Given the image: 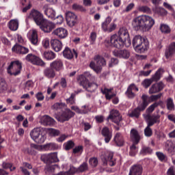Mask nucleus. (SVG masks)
I'll return each instance as SVG.
<instances>
[{
	"label": "nucleus",
	"mask_w": 175,
	"mask_h": 175,
	"mask_svg": "<svg viewBox=\"0 0 175 175\" xmlns=\"http://www.w3.org/2000/svg\"><path fill=\"white\" fill-rule=\"evenodd\" d=\"M155 21L152 17L147 15H142L134 18L132 22V25L135 31L142 29L147 32L154 27Z\"/></svg>",
	"instance_id": "nucleus-1"
},
{
	"label": "nucleus",
	"mask_w": 175,
	"mask_h": 175,
	"mask_svg": "<svg viewBox=\"0 0 175 175\" xmlns=\"http://www.w3.org/2000/svg\"><path fill=\"white\" fill-rule=\"evenodd\" d=\"M149 45L148 40L142 36H135L133 39V46L137 53H142L147 51Z\"/></svg>",
	"instance_id": "nucleus-2"
},
{
	"label": "nucleus",
	"mask_w": 175,
	"mask_h": 175,
	"mask_svg": "<svg viewBox=\"0 0 175 175\" xmlns=\"http://www.w3.org/2000/svg\"><path fill=\"white\" fill-rule=\"evenodd\" d=\"M94 61L96 62V64L94 62H91L90 67L96 73H99L102 70V67L106 66V60L101 55H96L94 57Z\"/></svg>",
	"instance_id": "nucleus-3"
},
{
	"label": "nucleus",
	"mask_w": 175,
	"mask_h": 175,
	"mask_svg": "<svg viewBox=\"0 0 175 175\" xmlns=\"http://www.w3.org/2000/svg\"><path fill=\"white\" fill-rule=\"evenodd\" d=\"M105 42L107 44H110L113 47H116V49H122L124 47V44L126 43L117 34L112 35L111 36L110 41L106 40Z\"/></svg>",
	"instance_id": "nucleus-4"
},
{
	"label": "nucleus",
	"mask_w": 175,
	"mask_h": 175,
	"mask_svg": "<svg viewBox=\"0 0 175 175\" xmlns=\"http://www.w3.org/2000/svg\"><path fill=\"white\" fill-rule=\"evenodd\" d=\"M28 18L31 20H33L36 25L38 26L41 25L42 23L46 20V18H44L43 16V14L36 10H31Z\"/></svg>",
	"instance_id": "nucleus-5"
},
{
	"label": "nucleus",
	"mask_w": 175,
	"mask_h": 175,
	"mask_svg": "<svg viewBox=\"0 0 175 175\" xmlns=\"http://www.w3.org/2000/svg\"><path fill=\"white\" fill-rule=\"evenodd\" d=\"M22 68L23 66L20 61L12 62L8 68V73L11 76H17V75H20Z\"/></svg>",
	"instance_id": "nucleus-6"
},
{
	"label": "nucleus",
	"mask_w": 175,
	"mask_h": 175,
	"mask_svg": "<svg viewBox=\"0 0 175 175\" xmlns=\"http://www.w3.org/2000/svg\"><path fill=\"white\" fill-rule=\"evenodd\" d=\"M40 128H35L30 133V136L31 139L36 142L42 144V143H44V140H46V137L43 135H40Z\"/></svg>",
	"instance_id": "nucleus-7"
},
{
	"label": "nucleus",
	"mask_w": 175,
	"mask_h": 175,
	"mask_svg": "<svg viewBox=\"0 0 175 175\" xmlns=\"http://www.w3.org/2000/svg\"><path fill=\"white\" fill-rule=\"evenodd\" d=\"M41 161L44 163H57V162H59V159H58V154L57 152H52L48 154H42L40 157Z\"/></svg>",
	"instance_id": "nucleus-8"
},
{
	"label": "nucleus",
	"mask_w": 175,
	"mask_h": 175,
	"mask_svg": "<svg viewBox=\"0 0 175 175\" xmlns=\"http://www.w3.org/2000/svg\"><path fill=\"white\" fill-rule=\"evenodd\" d=\"M147 108L146 103L142 101L141 103L138 104V106L135 108L131 112L129 113V116L131 118H139L142 111H144Z\"/></svg>",
	"instance_id": "nucleus-9"
},
{
	"label": "nucleus",
	"mask_w": 175,
	"mask_h": 175,
	"mask_svg": "<svg viewBox=\"0 0 175 175\" xmlns=\"http://www.w3.org/2000/svg\"><path fill=\"white\" fill-rule=\"evenodd\" d=\"M25 60L27 61V62L33 64V65H37L38 66L42 67L46 66V64L44 63V62H43V60L31 53L27 55V56L25 57Z\"/></svg>",
	"instance_id": "nucleus-10"
},
{
	"label": "nucleus",
	"mask_w": 175,
	"mask_h": 175,
	"mask_svg": "<svg viewBox=\"0 0 175 175\" xmlns=\"http://www.w3.org/2000/svg\"><path fill=\"white\" fill-rule=\"evenodd\" d=\"M72 117H75V112L72 111L70 109H66L60 116H56L55 118L60 122H65V121H69Z\"/></svg>",
	"instance_id": "nucleus-11"
},
{
	"label": "nucleus",
	"mask_w": 175,
	"mask_h": 175,
	"mask_svg": "<svg viewBox=\"0 0 175 175\" xmlns=\"http://www.w3.org/2000/svg\"><path fill=\"white\" fill-rule=\"evenodd\" d=\"M38 27H40V29L42 30L43 32L50 33V32L55 28V25L54 23L45 19Z\"/></svg>",
	"instance_id": "nucleus-12"
},
{
	"label": "nucleus",
	"mask_w": 175,
	"mask_h": 175,
	"mask_svg": "<svg viewBox=\"0 0 175 175\" xmlns=\"http://www.w3.org/2000/svg\"><path fill=\"white\" fill-rule=\"evenodd\" d=\"M66 20L67 25L70 27V28L75 27V25L77 24V16L70 11L66 13Z\"/></svg>",
	"instance_id": "nucleus-13"
},
{
	"label": "nucleus",
	"mask_w": 175,
	"mask_h": 175,
	"mask_svg": "<svg viewBox=\"0 0 175 175\" xmlns=\"http://www.w3.org/2000/svg\"><path fill=\"white\" fill-rule=\"evenodd\" d=\"M107 120H111V121L116 124V125H120V122L122 121V116L120 115V112L118 110L113 109L110 111Z\"/></svg>",
	"instance_id": "nucleus-14"
},
{
	"label": "nucleus",
	"mask_w": 175,
	"mask_h": 175,
	"mask_svg": "<svg viewBox=\"0 0 175 175\" xmlns=\"http://www.w3.org/2000/svg\"><path fill=\"white\" fill-rule=\"evenodd\" d=\"M102 162L104 165H109V166H114L116 163V159H114V153L112 152H109L107 154V156H103L101 157Z\"/></svg>",
	"instance_id": "nucleus-15"
},
{
	"label": "nucleus",
	"mask_w": 175,
	"mask_h": 175,
	"mask_svg": "<svg viewBox=\"0 0 175 175\" xmlns=\"http://www.w3.org/2000/svg\"><path fill=\"white\" fill-rule=\"evenodd\" d=\"M118 36L124 40L126 43L131 44V38L129 37V31L126 27H121L118 33Z\"/></svg>",
	"instance_id": "nucleus-16"
},
{
	"label": "nucleus",
	"mask_w": 175,
	"mask_h": 175,
	"mask_svg": "<svg viewBox=\"0 0 175 175\" xmlns=\"http://www.w3.org/2000/svg\"><path fill=\"white\" fill-rule=\"evenodd\" d=\"M161 96H162V93L157 95H152L151 96L143 94L141 97V99L144 103H145V105H146L147 107V106H148L151 102H154V100H158V99H160Z\"/></svg>",
	"instance_id": "nucleus-17"
},
{
	"label": "nucleus",
	"mask_w": 175,
	"mask_h": 175,
	"mask_svg": "<svg viewBox=\"0 0 175 175\" xmlns=\"http://www.w3.org/2000/svg\"><path fill=\"white\" fill-rule=\"evenodd\" d=\"M163 88H165V84H163V82L160 81L152 85V86L150 88L149 94H157V92H161Z\"/></svg>",
	"instance_id": "nucleus-18"
},
{
	"label": "nucleus",
	"mask_w": 175,
	"mask_h": 175,
	"mask_svg": "<svg viewBox=\"0 0 175 175\" xmlns=\"http://www.w3.org/2000/svg\"><path fill=\"white\" fill-rule=\"evenodd\" d=\"M114 57H118V58H124V59H128L131 57V53L129 51L126 49L124 50H115L112 52Z\"/></svg>",
	"instance_id": "nucleus-19"
},
{
	"label": "nucleus",
	"mask_w": 175,
	"mask_h": 175,
	"mask_svg": "<svg viewBox=\"0 0 175 175\" xmlns=\"http://www.w3.org/2000/svg\"><path fill=\"white\" fill-rule=\"evenodd\" d=\"M63 56L67 59H72L74 56H75V58H77L78 53L76 50L73 49L72 51L69 47H66L63 51Z\"/></svg>",
	"instance_id": "nucleus-20"
},
{
	"label": "nucleus",
	"mask_w": 175,
	"mask_h": 175,
	"mask_svg": "<svg viewBox=\"0 0 175 175\" xmlns=\"http://www.w3.org/2000/svg\"><path fill=\"white\" fill-rule=\"evenodd\" d=\"M42 10L44 11V14L48 16V18L55 20V10L51 8H49V5H44Z\"/></svg>",
	"instance_id": "nucleus-21"
},
{
	"label": "nucleus",
	"mask_w": 175,
	"mask_h": 175,
	"mask_svg": "<svg viewBox=\"0 0 175 175\" xmlns=\"http://www.w3.org/2000/svg\"><path fill=\"white\" fill-rule=\"evenodd\" d=\"M143 167L140 164H135L131 167L129 175H142Z\"/></svg>",
	"instance_id": "nucleus-22"
},
{
	"label": "nucleus",
	"mask_w": 175,
	"mask_h": 175,
	"mask_svg": "<svg viewBox=\"0 0 175 175\" xmlns=\"http://www.w3.org/2000/svg\"><path fill=\"white\" fill-rule=\"evenodd\" d=\"M12 51H14L15 53H16V54L25 55V54H28V53H29V49L20 44H15L12 47Z\"/></svg>",
	"instance_id": "nucleus-23"
},
{
	"label": "nucleus",
	"mask_w": 175,
	"mask_h": 175,
	"mask_svg": "<svg viewBox=\"0 0 175 175\" xmlns=\"http://www.w3.org/2000/svg\"><path fill=\"white\" fill-rule=\"evenodd\" d=\"M148 122L147 124L149 126H152L154 124H159L161 122L160 118L161 116L159 115H148L147 116Z\"/></svg>",
	"instance_id": "nucleus-24"
},
{
	"label": "nucleus",
	"mask_w": 175,
	"mask_h": 175,
	"mask_svg": "<svg viewBox=\"0 0 175 175\" xmlns=\"http://www.w3.org/2000/svg\"><path fill=\"white\" fill-rule=\"evenodd\" d=\"M50 66H51L55 72H59V70H62V68H64V63L62 60L57 59L51 62Z\"/></svg>",
	"instance_id": "nucleus-25"
},
{
	"label": "nucleus",
	"mask_w": 175,
	"mask_h": 175,
	"mask_svg": "<svg viewBox=\"0 0 175 175\" xmlns=\"http://www.w3.org/2000/svg\"><path fill=\"white\" fill-rule=\"evenodd\" d=\"M101 133L105 137L104 140L105 143H109L110 140H111V137H113V133L110 131L109 128L104 127L101 131Z\"/></svg>",
	"instance_id": "nucleus-26"
},
{
	"label": "nucleus",
	"mask_w": 175,
	"mask_h": 175,
	"mask_svg": "<svg viewBox=\"0 0 175 175\" xmlns=\"http://www.w3.org/2000/svg\"><path fill=\"white\" fill-rule=\"evenodd\" d=\"M53 35H56V36H58L60 39L65 38L66 36H68V31L63 27H59L56 29L53 32Z\"/></svg>",
	"instance_id": "nucleus-27"
},
{
	"label": "nucleus",
	"mask_w": 175,
	"mask_h": 175,
	"mask_svg": "<svg viewBox=\"0 0 175 175\" xmlns=\"http://www.w3.org/2000/svg\"><path fill=\"white\" fill-rule=\"evenodd\" d=\"M51 46L54 51H55L56 53H58L59 51H61V50H62V42H61V41H59V40H51Z\"/></svg>",
	"instance_id": "nucleus-28"
},
{
	"label": "nucleus",
	"mask_w": 175,
	"mask_h": 175,
	"mask_svg": "<svg viewBox=\"0 0 175 175\" xmlns=\"http://www.w3.org/2000/svg\"><path fill=\"white\" fill-rule=\"evenodd\" d=\"M43 75L46 79H54L56 76L55 71L51 66L46 68L43 70Z\"/></svg>",
	"instance_id": "nucleus-29"
},
{
	"label": "nucleus",
	"mask_w": 175,
	"mask_h": 175,
	"mask_svg": "<svg viewBox=\"0 0 175 175\" xmlns=\"http://www.w3.org/2000/svg\"><path fill=\"white\" fill-rule=\"evenodd\" d=\"M130 137L134 144H138L139 142H140V135H139L137 130L135 129H131Z\"/></svg>",
	"instance_id": "nucleus-30"
},
{
	"label": "nucleus",
	"mask_w": 175,
	"mask_h": 175,
	"mask_svg": "<svg viewBox=\"0 0 175 175\" xmlns=\"http://www.w3.org/2000/svg\"><path fill=\"white\" fill-rule=\"evenodd\" d=\"M113 141L115 142L116 146L118 147H122L124 146V144L125 142L124 141V136H122V134L121 133H116Z\"/></svg>",
	"instance_id": "nucleus-31"
},
{
	"label": "nucleus",
	"mask_w": 175,
	"mask_h": 175,
	"mask_svg": "<svg viewBox=\"0 0 175 175\" xmlns=\"http://www.w3.org/2000/svg\"><path fill=\"white\" fill-rule=\"evenodd\" d=\"M165 151L170 154H175V142L167 141L165 144Z\"/></svg>",
	"instance_id": "nucleus-32"
},
{
	"label": "nucleus",
	"mask_w": 175,
	"mask_h": 175,
	"mask_svg": "<svg viewBox=\"0 0 175 175\" xmlns=\"http://www.w3.org/2000/svg\"><path fill=\"white\" fill-rule=\"evenodd\" d=\"M55 120L51 117L49 116H44L41 118V124L42 125H44L45 126H50V125H54Z\"/></svg>",
	"instance_id": "nucleus-33"
},
{
	"label": "nucleus",
	"mask_w": 175,
	"mask_h": 175,
	"mask_svg": "<svg viewBox=\"0 0 175 175\" xmlns=\"http://www.w3.org/2000/svg\"><path fill=\"white\" fill-rule=\"evenodd\" d=\"M113 90V88L107 89L106 88L101 90L102 94L105 95L106 99L108 100H110V99H112V98H114L116 96V93H112L111 91Z\"/></svg>",
	"instance_id": "nucleus-34"
},
{
	"label": "nucleus",
	"mask_w": 175,
	"mask_h": 175,
	"mask_svg": "<svg viewBox=\"0 0 175 175\" xmlns=\"http://www.w3.org/2000/svg\"><path fill=\"white\" fill-rule=\"evenodd\" d=\"M175 53V42H172L170 46L165 49V57L169 58L172 57Z\"/></svg>",
	"instance_id": "nucleus-35"
},
{
	"label": "nucleus",
	"mask_w": 175,
	"mask_h": 175,
	"mask_svg": "<svg viewBox=\"0 0 175 175\" xmlns=\"http://www.w3.org/2000/svg\"><path fill=\"white\" fill-rule=\"evenodd\" d=\"M175 53V42H172L170 46L165 49V57L169 58L172 57Z\"/></svg>",
	"instance_id": "nucleus-36"
},
{
	"label": "nucleus",
	"mask_w": 175,
	"mask_h": 175,
	"mask_svg": "<svg viewBox=\"0 0 175 175\" xmlns=\"http://www.w3.org/2000/svg\"><path fill=\"white\" fill-rule=\"evenodd\" d=\"M77 81L83 88H87V85L88 84V79H87L84 75H79L77 78Z\"/></svg>",
	"instance_id": "nucleus-37"
},
{
	"label": "nucleus",
	"mask_w": 175,
	"mask_h": 175,
	"mask_svg": "<svg viewBox=\"0 0 175 175\" xmlns=\"http://www.w3.org/2000/svg\"><path fill=\"white\" fill-rule=\"evenodd\" d=\"M165 72V70H163V68H159L154 75H152V78L150 79H152V81H159V80L161 79V76L163 75V73Z\"/></svg>",
	"instance_id": "nucleus-38"
},
{
	"label": "nucleus",
	"mask_w": 175,
	"mask_h": 175,
	"mask_svg": "<svg viewBox=\"0 0 175 175\" xmlns=\"http://www.w3.org/2000/svg\"><path fill=\"white\" fill-rule=\"evenodd\" d=\"M29 40L32 44H38V31L36 30H32Z\"/></svg>",
	"instance_id": "nucleus-39"
},
{
	"label": "nucleus",
	"mask_w": 175,
	"mask_h": 175,
	"mask_svg": "<svg viewBox=\"0 0 175 175\" xmlns=\"http://www.w3.org/2000/svg\"><path fill=\"white\" fill-rule=\"evenodd\" d=\"M43 56H44V59H47L48 61L54 59V58H55V53L51 51H46L44 52Z\"/></svg>",
	"instance_id": "nucleus-40"
},
{
	"label": "nucleus",
	"mask_w": 175,
	"mask_h": 175,
	"mask_svg": "<svg viewBox=\"0 0 175 175\" xmlns=\"http://www.w3.org/2000/svg\"><path fill=\"white\" fill-rule=\"evenodd\" d=\"M9 28L11 29V31H17V29H18V21H10L9 23Z\"/></svg>",
	"instance_id": "nucleus-41"
},
{
	"label": "nucleus",
	"mask_w": 175,
	"mask_h": 175,
	"mask_svg": "<svg viewBox=\"0 0 175 175\" xmlns=\"http://www.w3.org/2000/svg\"><path fill=\"white\" fill-rule=\"evenodd\" d=\"M96 88H98V84L95 83H88L85 90L88 92H94Z\"/></svg>",
	"instance_id": "nucleus-42"
},
{
	"label": "nucleus",
	"mask_w": 175,
	"mask_h": 175,
	"mask_svg": "<svg viewBox=\"0 0 175 175\" xmlns=\"http://www.w3.org/2000/svg\"><path fill=\"white\" fill-rule=\"evenodd\" d=\"M44 148L46 150L54 151L58 148V145L55 143H49L44 145Z\"/></svg>",
	"instance_id": "nucleus-43"
},
{
	"label": "nucleus",
	"mask_w": 175,
	"mask_h": 175,
	"mask_svg": "<svg viewBox=\"0 0 175 175\" xmlns=\"http://www.w3.org/2000/svg\"><path fill=\"white\" fill-rule=\"evenodd\" d=\"M166 105H167V110H170V111L174 110V103L173 102V98H168L166 100Z\"/></svg>",
	"instance_id": "nucleus-44"
},
{
	"label": "nucleus",
	"mask_w": 175,
	"mask_h": 175,
	"mask_svg": "<svg viewBox=\"0 0 175 175\" xmlns=\"http://www.w3.org/2000/svg\"><path fill=\"white\" fill-rule=\"evenodd\" d=\"M139 12H142V13H147V14H151V8H150L147 5H141L138 7Z\"/></svg>",
	"instance_id": "nucleus-45"
},
{
	"label": "nucleus",
	"mask_w": 175,
	"mask_h": 175,
	"mask_svg": "<svg viewBox=\"0 0 175 175\" xmlns=\"http://www.w3.org/2000/svg\"><path fill=\"white\" fill-rule=\"evenodd\" d=\"M72 10H75V12H87V10H85V8L83 7V5H81L77 3H74L72 5Z\"/></svg>",
	"instance_id": "nucleus-46"
},
{
	"label": "nucleus",
	"mask_w": 175,
	"mask_h": 175,
	"mask_svg": "<svg viewBox=\"0 0 175 175\" xmlns=\"http://www.w3.org/2000/svg\"><path fill=\"white\" fill-rule=\"evenodd\" d=\"M8 88V84H6V81L2 77H0V92L2 91H6Z\"/></svg>",
	"instance_id": "nucleus-47"
},
{
	"label": "nucleus",
	"mask_w": 175,
	"mask_h": 175,
	"mask_svg": "<svg viewBox=\"0 0 175 175\" xmlns=\"http://www.w3.org/2000/svg\"><path fill=\"white\" fill-rule=\"evenodd\" d=\"M132 87H133V85H129L127 88L126 93H125L126 96L130 98H133V97L135 96V94L133 92Z\"/></svg>",
	"instance_id": "nucleus-48"
},
{
	"label": "nucleus",
	"mask_w": 175,
	"mask_h": 175,
	"mask_svg": "<svg viewBox=\"0 0 175 175\" xmlns=\"http://www.w3.org/2000/svg\"><path fill=\"white\" fill-rule=\"evenodd\" d=\"M110 23H111V18L110 16H108L105 19V22L102 24V28L103 31H107V27L109 26V24H110Z\"/></svg>",
	"instance_id": "nucleus-49"
},
{
	"label": "nucleus",
	"mask_w": 175,
	"mask_h": 175,
	"mask_svg": "<svg viewBox=\"0 0 175 175\" xmlns=\"http://www.w3.org/2000/svg\"><path fill=\"white\" fill-rule=\"evenodd\" d=\"M158 106H159V103H154L152 104L146 109V113H148V114H151V113H152V111H154V110H155V108L158 107Z\"/></svg>",
	"instance_id": "nucleus-50"
},
{
	"label": "nucleus",
	"mask_w": 175,
	"mask_h": 175,
	"mask_svg": "<svg viewBox=\"0 0 175 175\" xmlns=\"http://www.w3.org/2000/svg\"><path fill=\"white\" fill-rule=\"evenodd\" d=\"M86 170H88V163H87L86 162L83 163L78 167L79 173H83V172H85Z\"/></svg>",
	"instance_id": "nucleus-51"
},
{
	"label": "nucleus",
	"mask_w": 175,
	"mask_h": 175,
	"mask_svg": "<svg viewBox=\"0 0 175 175\" xmlns=\"http://www.w3.org/2000/svg\"><path fill=\"white\" fill-rule=\"evenodd\" d=\"M135 144H137L133 143V144L130 147L129 154L131 157H135V155H136V152H137V147H136Z\"/></svg>",
	"instance_id": "nucleus-52"
},
{
	"label": "nucleus",
	"mask_w": 175,
	"mask_h": 175,
	"mask_svg": "<svg viewBox=\"0 0 175 175\" xmlns=\"http://www.w3.org/2000/svg\"><path fill=\"white\" fill-rule=\"evenodd\" d=\"M152 152V149L150 147L144 146L140 152L142 155H146V154H151Z\"/></svg>",
	"instance_id": "nucleus-53"
},
{
	"label": "nucleus",
	"mask_w": 175,
	"mask_h": 175,
	"mask_svg": "<svg viewBox=\"0 0 175 175\" xmlns=\"http://www.w3.org/2000/svg\"><path fill=\"white\" fill-rule=\"evenodd\" d=\"M75 96L76 94H71L70 98L66 99V103H68V105H75L76 103V100L75 99Z\"/></svg>",
	"instance_id": "nucleus-54"
},
{
	"label": "nucleus",
	"mask_w": 175,
	"mask_h": 175,
	"mask_svg": "<svg viewBox=\"0 0 175 175\" xmlns=\"http://www.w3.org/2000/svg\"><path fill=\"white\" fill-rule=\"evenodd\" d=\"M150 126H149V124H148L146 128L144 129L145 136H146L147 137H150V136H152V129H151Z\"/></svg>",
	"instance_id": "nucleus-55"
},
{
	"label": "nucleus",
	"mask_w": 175,
	"mask_h": 175,
	"mask_svg": "<svg viewBox=\"0 0 175 175\" xmlns=\"http://www.w3.org/2000/svg\"><path fill=\"white\" fill-rule=\"evenodd\" d=\"M160 30L163 33H170V27L166 25H161L160 27Z\"/></svg>",
	"instance_id": "nucleus-56"
},
{
	"label": "nucleus",
	"mask_w": 175,
	"mask_h": 175,
	"mask_svg": "<svg viewBox=\"0 0 175 175\" xmlns=\"http://www.w3.org/2000/svg\"><path fill=\"white\" fill-rule=\"evenodd\" d=\"M153 81L151 79H144L142 82V85L144 87V88H148V87H150Z\"/></svg>",
	"instance_id": "nucleus-57"
},
{
	"label": "nucleus",
	"mask_w": 175,
	"mask_h": 175,
	"mask_svg": "<svg viewBox=\"0 0 175 175\" xmlns=\"http://www.w3.org/2000/svg\"><path fill=\"white\" fill-rule=\"evenodd\" d=\"M75 147V142L72 141H68L67 143L65 144V150L67 151L71 150Z\"/></svg>",
	"instance_id": "nucleus-58"
},
{
	"label": "nucleus",
	"mask_w": 175,
	"mask_h": 175,
	"mask_svg": "<svg viewBox=\"0 0 175 175\" xmlns=\"http://www.w3.org/2000/svg\"><path fill=\"white\" fill-rule=\"evenodd\" d=\"M157 13H158L159 16H166V14H167V11L163 8H157Z\"/></svg>",
	"instance_id": "nucleus-59"
},
{
	"label": "nucleus",
	"mask_w": 175,
	"mask_h": 175,
	"mask_svg": "<svg viewBox=\"0 0 175 175\" xmlns=\"http://www.w3.org/2000/svg\"><path fill=\"white\" fill-rule=\"evenodd\" d=\"M90 44H95V40H96V32L92 31L90 36Z\"/></svg>",
	"instance_id": "nucleus-60"
},
{
	"label": "nucleus",
	"mask_w": 175,
	"mask_h": 175,
	"mask_svg": "<svg viewBox=\"0 0 175 175\" xmlns=\"http://www.w3.org/2000/svg\"><path fill=\"white\" fill-rule=\"evenodd\" d=\"M98 159L95 157L90 158L89 160L90 165L91 166H93V167H96V166H98Z\"/></svg>",
	"instance_id": "nucleus-61"
},
{
	"label": "nucleus",
	"mask_w": 175,
	"mask_h": 175,
	"mask_svg": "<svg viewBox=\"0 0 175 175\" xmlns=\"http://www.w3.org/2000/svg\"><path fill=\"white\" fill-rule=\"evenodd\" d=\"M118 59L117 58H111V62L109 64V68H113V66H116V65H118Z\"/></svg>",
	"instance_id": "nucleus-62"
},
{
	"label": "nucleus",
	"mask_w": 175,
	"mask_h": 175,
	"mask_svg": "<svg viewBox=\"0 0 175 175\" xmlns=\"http://www.w3.org/2000/svg\"><path fill=\"white\" fill-rule=\"evenodd\" d=\"M60 132L58 130L51 129H49V135L50 136H59Z\"/></svg>",
	"instance_id": "nucleus-63"
},
{
	"label": "nucleus",
	"mask_w": 175,
	"mask_h": 175,
	"mask_svg": "<svg viewBox=\"0 0 175 175\" xmlns=\"http://www.w3.org/2000/svg\"><path fill=\"white\" fill-rule=\"evenodd\" d=\"M167 175H175V167L171 166L167 171Z\"/></svg>",
	"instance_id": "nucleus-64"
}]
</instances>
